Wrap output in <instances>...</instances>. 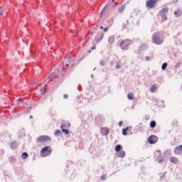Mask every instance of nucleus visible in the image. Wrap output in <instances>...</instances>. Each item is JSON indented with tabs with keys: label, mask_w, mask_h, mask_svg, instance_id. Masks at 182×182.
<instances>
[{
	"label": "nucleus",
	"mask_w": 182,
	"mask_h": 182,
	"mask_svg": "<svg viewBox=\"0 0 182 182\" xmlns=\"http://www.w3.org/2000/svg\"><path fill=\"white\" fill-rule=\"evenodd\" d=\"M150 127H151V129H154V127H156V122L155 121L151 122Z\"/></svg>",
	"instance_id": "6ab92c4d"
},
{
	"label": "nucleus",
	"mask_w": 182,
	"mask_h": 182,
	"mask_svg": "<svg viewBox=\"0 0 182 182\" xmlns=\"http://www.w3.org/2000/svg\"><path fill=\"white\" fill-rule=\"evenodd\" d=\"M100 64L101 66H106V63L105 62V60H101L100 62Z\"/></svg>",
	"instance_id": "c85d7f7f"
},
{
	"label": "nucleus",
	"mask_w": 182,
	"mask_h": 182,
	"mask_svg": "<svg viewBox=\"0 0 182 182\" xmlns=\"http://www.w3.org/2000/svg\"><path fill=\"white\" fill-rule=\"evenodd\" d=\"M129 130V127H127L126 129H122V134L124 136H126V134H127V131Z\"/></svg>",
	"instance_id": "aec40b11"
},
{
	"label": "nucleus",
	"mask_w": 182,
	"mask_h": 182,
	"mask_svg": "<svg viewBox=\"0 0 182 182\" xmlns=\"http://www.w3.org/2000/svg\"><path fill=\"white\" fill-rule=\"evenodd\" d=\"M91 49H92V50H95V49H96V46L92 47Z\"/></svg>",
	"instance_id": "e433bc0d"
},
{
	"label": "nucleus",
	"mask_w": 182,
	"mask_h": 182,
	"mask_svg": "<svg viewBox=\"0 0 182 182\" xmlns=\"http://www.w3.org/2000/svg\"><path fill=\"white\" fill-rule=\"evenodd\" d=\"M32 117H32V115H31V116L30 117V119H32Z\"/></svg>",
	"instance_id": "49530a36"
},
{
	"label": "nucleus",
	"mask_w": 182,
	"mask_h": 182,
	"mask_svg": "<svg viewBox=\"0 0 182 182\" xmlns=\"http://www.w3.org/2000/svg\"><path fill=\"white\" fill-rule=\"evenodd\" d=\"M125 156H126V152L124 151H121L117 154V157L123 158V157H125Z\"/></svg>",
	"instance_id": "9b49d317"
},
{
	"label": "nucleus",
	"mask_w": 182,
	"mask_h": 182,
	"mask_svg": "<svg viewBox=\"0 0 182 182\" xmlns=\"http://www.w3.org/2000/svg\"><path fill=\"white\" fill-rule=\"evenodd\" d=\"M117 69H120V65H116Z\"/></svg>",
	"instance_id": "58836bf2"
},
{
	"label": "nucleus",
	"mask_w": 182,
	"mask_h": 182,
	"mask_svg": "<svg viewBox=\"0 0 182 182\" xmlns=\"http://www.w3.org/2000/svg\"><path fill=\"white\" fill-rule=\"evenodd\" d=\"M177 68H180V63H177L175 65V68L177 69Z\"/></svg>",
	"instance_id": "7c9ffc66"
},
{
	"label": "nucleus",
	"mask_w": 182,
	"mask_h": 182,
	"mask_svg": "<svg viewBox=\"0 0 182 182\" xmlns=\"http://www.w3.org/2000/svg\"><path fill=\"white\" fill-rule=\"evenodd\" d=\"M63 97H64V99H68L69 97V96L68 95V94H65L63 95Z\"/></svg>",
	"instance_id": "72a5a7b5"
},
{
	"label": "nucleus",
	"mask_w": 182,
	"mask_h": 182,
	"mask_svg": "<svg viewBox=\"0 0 182 182\" xmlns=\"http://www.w3.org/2000/svg\"><path fill=\"white\" fill-rule=\"evenodd\" d=\"M124 8H126L125 5H122L121 6H119L118 9V12H119V13L123 12V11H124Z\"/></svg>",
	"instance_id": "dca6fc26"
},
{
	"label": "nucleus",
	"mask_w": 182,
	"mask_h": 182,
	"mask_svg": "<svg viewBox=\"0 0 182 182\" xmlns=\"http://www.w3.org/2000/svg\"><path fill=\"white\" fill-rule=\"evenodd\" d=\"M146 60L147 62H149L150 60V57H149V56L146 57Z\"/></svg>",
	"instance_id": "c9c22d12"
},
{
	"label": "nucleus",
	"mask_w": 182,
	"mask_h": 182,
	"mask_svg": "<svg viewBox=\"0 0 182 182\" xmlns=\"http://www.w3.org/2000/svg\"><path fill=\"white\" fill-rule=\"evenodd\" d=\"M50 77H48V79H50Z\"/></svg>",
	"instance_id": "8fccbe9b"
},
{
	"label": "nucleus",
	"mask_w": 182,
	"mask_h": 182,
	"mask_svg": "<svg viewBox=\"0 0 182 182\" xmlns=\"http://www.w3.org/2000/svg\"><path fill=\"white\" fill-rule=\"evenodd\" d=\"M174 14L176 16H181V11L180 10L175 11Z\"/></svg>",
	"instance_id": "412c9836"
},
{
	"label": "nucleus",
	"mask_w": 182,
	"mask_h": 182,
	"mask_svg": "<svg viewBox=\"0 0 182 182\" xmlns=\"http://www.w3.org/2000/svg\"><path fill=\"white\" fill-rule=\"evenodd\" d=\"M158 138L157 136L154 135H151L149 137L148 141L150 144H155V143H157Z\"/></svg>",
	"instance_id": "423d86ee"
},
{
	"label": "nucleus",
	"mask_w": 182,
	"mask_h": 182,
	"mask_svg": "<svg viewBox=\"0 0 182 182\" xmlns=\"http://www.w3.org/2000/svg\"><path fill=\"white\" fill-rule=\"evenodd\" d=\"M107 31H109V28L105 27V28H104V32H107Z\"/></svg>",
	"instance_id": "f704fd0d"
},
{
	"label": "nucleus",
	"mask_w": 182,
	"mask_h": 182,
	"mask_svg": "<svg viewBox=\"0 0 182 182\" xmlns=\"http://www.w3.org/2000/svg\"><path fill=\"white\" fill-rule=\"evenodd\" d=\"M17 147H18V142L13 141L11 145V149H12L13 150H15V149H16Z\"/></svg>",
	"instance_id": "f8f14e48"
},
{
	"label": "nucleus",
	"mask_w": 182,
	"mask_h": 182,
	"mask_svg": "<svg viewBox=\"0 0 182 182\" xmlns=\"http://www.w3.org/2000/svg\"><path fill=\"white\" fill-rule=\"evenodd\" d=\"M114 4H115V5H119V2H117V1L115 2Z\"/></svg>",
	"instance_id": "a19ab883"
},
{
	"label": "nucleus",
	"mask_w": 182,
	"mask_h": 182,
	"mask_svg": "<svg viewBox=\"0 0 182 182\" xmlns=\"http://www.w3.org/2000/svg\"><path fill=\"white\" fill-rule=\"evenodd\" d=\"M101 180H106V175L101 176Z\"/></svg>",
	"instance_id": "c756f323"
},
{
	"label": "nucleus",
	"mask_w": 182,
	"mask_h": 182,
	"mask_svg": "<svg viewBox=\"0 0 182 182\" xmlns=\"http://www.w3.org/2000/svg\"><path fill=\"white\" fill-rule=\"evenodd\" d=\"M52 153V148L50 146H45L41 151V156L42 157H48V156H50Z\"/></svg>",
	"instance_id": "f03ea898"
},
{
	"label": "nucleus",
	"mask_w": 182,
	"mask_h": 182,
	"mask_svg": "<svg viewBox=\"0 0 182 182\" xmlns=\"http://www.w3.org/2000/svg\"><path fill=\"white\" fill-rule=\"evenodd\" d=\"M62 132L63 133H65V134H69V130L68 129H63Z\"/></svg>",
	"instance_id": "cd10ccee"
},
{
	"label": "nucleus",
	"mask_w": 182,
	"mask_h": 182,
	"mask_svg": "<svg viewBox=\"0 0 182 182\" xmlns=\"http://www.w3.org/2000/svg\"><path fill=\"white\" fill-rule=\"evenodd\" d=\"M166 68H167V63H164L161 66V69L162 70H166Z\"/></svg>",
	"instance_id": "393cba45"
},
{
	"label": "nucleus",
	"mask_w": 182,
	"mask_h": 182,
	"mask_svg": "<svg viewBox=\"0 0 182 182\" xmlns=\"http://www.w3.org/2000/svg\"><path fill=\"white\" fill-rule=\"evenodd\" d=\"M63 127H66V126H65V125H61V126H60V129H63Z\"/></svg>",
	"instance_id": "4c0bfd02"
},
{
	"label": "nucleus",
	"mask_w": 182,
	"mask_h": 182,
	"mask_svg": "<svg viewBox=\"0 0 182 182\" xmlns=\"http://www.w3.org/2000/svg\"><path fill=\"white\" fill-rule=\"evenodd\" d=\"M62 132H60V129H57L55 130V133H54V136H60V134H61Z\"/></svg>",
	"instance_id": "4be33fe9"
},
{
	"label": "nucleus",
	"mask_w": 182,
	"mask_h": 182,
	"mask_svg": "<svg viewBox=\"0 0 182 182\" xmlns=\"http://www.w3.org/2000/svg\"><path fill=\"white\" fill-rule=\"evenodd\" d=\"M122 150V145L118 144L115 146V151H120Z\"/></svg>",
	"instance_id": "a211bd4d"
},
{
	"label": "nucleus",
	"mask_w": 182,
	"mask_h": 182,
	"mask_svg": "<svg viewBox=\"0 0 182 182\" xmlns=\"http://www.w3.org/2000/svg\"><path fill=\"white\" fill-rule=\"evenodd\" d=\"M108 42L109 43H114V36H110L109 38H108Z\"/></svg>",
	"instance_id": "f3484780"
},
{
	"label": "nucleus",
	"mask_w": 182,
	"mask_h": 182,
	"mask_svg": "<svg viewBox=\"0 0 182 182\" xmlns=\"http://www.w3.org/2000/svg\"><path fill=\"white\" fill-rule=\"evenodd\" d=\"M100 29H103V26H100Z\"/></svg>",
	"instance_id": "79ce46f5"
},
{
	"label": "nucleus",
	"mask_w": 182,
	"mask_h": 182,
	"mask_svg": "<svg viewBox=\"0 0 182 182\" xmlns=\"http://www.w3.org/2000/svg\"><path fill=\"white\" fill-rule=\"evenodd\" d=\"M2 16V12H0V16Z\"/></svg>",
	"instance_id": "37998d69"
},
{
	"label": "nucleus",
	"mask_w": 182,
	"mask_h": 182,
	"mask_svg": "<svg viewBox=\"0 0 182 182\" xmlns=\"http://www.w3.org/2000/svg\"><path fill=\"white\" fill-rule=\"evenodd\" d=\"M91 77H93V74L91 75Z\"/></svg>",
	"instance_id": "a18cd8bd"
},
{
	"label": "nucleus",
	"mask_w": 182,
	"mask_h": 182,
	"mask_svg": "<svg viewBox=\"0 0 182 182\" xmlns=\"http://www.w3.org/2000/svg\"><path fill=\"white\" fill-rule=\"evenodd\" d=\"M118 124H119V127H122L123 126V122L120 121Z\"/></svg>",
	"instance_id": "2f4dec72"
},
{
	"label": "nucleus",
	"mask_w": 182,
	"mask_h": 182,
	"mask_svg": "<svg viewBox=\"0 0 182 182\" xmlns=\"http://www.w3.org/2000/svg\"><path fill=\"white\" fill-rule=\"evenodd\" d=\"M110 5H112V1H109V3L105 6L104 9H106V8H110Z\"/></svg>",
	"instance_id": "bb28decb"
},
{
	"label": "nucleus",
	"mask_w": 182,
	"mask_h": 182,
	"mask_svg": "<svg viewBox=\"0 0 182 182\" xmlns=\"http://www.w3.org/2000/svg\"><path fill=\"white\" fill-rule=\"evenodd\" d=\"M109 133H110V129H109V128L104 127L101 129V134L102 136H107Z\"/></svg>",
	"instance_id": "6e6552de"
},
{
	"label": "nucleus",
	"mask_w": 182,
	"mask_h": 182,
	"mask_svg": "<svg viewBox=\"0 0 182 182\" xmlns=\"http://www.w3.org/2000/svg\"><path fill=\"white\" fill-rule=\"evenodd\" d=\"M171 161L173 164H177V163H178V159L177 158L173 156V157L171 158Z\"/></svg>",
	"instance_id": "2eb2a0df"
},
{
	"label": "nucleus",
	"mask_w": 182,
	"mask_h": 182,
	"mask_svg": "<svg viewBox=\"0 0 182 182\" xmlns=\"http://www.w3.org/2000/svg\"><path fill=\"white\" fill-rule=\"evenodd\" d=\"M152 42H154L155 45H162L164 41L160 38V33H154L152 35Z\"/></svg>",
	"instance_id": "f257e3e1"
},
{
	"label": "nucleus",
	"mask_w": 182,
	"mask_h": 182,
	"mask_svg": "<svg viewBox=\"0 0 182 182\" xmlns=\"http://www.w3.org/2000/svg\"><path fill=\"white\" fill-rule=\"evenodd\" d=\"M48 140H49L50 141L52 140V139H50V136L48 135L41 136L37 138V141H38V143H45V141H48Z\"/></svg>",
	"instance_id": "20e7f679"
},
{
	"label": "nucleus",
	"mask_w": 182,
	"mask_h": 182,
	"mask_svg": "<svg viewBox=\"0 0 182 182\" xmlns=\"http://www.w3.org/2000/svg\"><path fill=\"white\" fill-rule=\"evenodd\" d=\"M157 1L159 0H149L146 2V6H148V8H153V6H154L156 2H157Z\"/></svg>",
	"instance_id": "1a4fd4ad"
},
{
	"label": "nucleus",
	"mask_w": 182,
	"mask_h": 182,
	"mask_svg": "<svg viewBox=\"0 0 182 182\" xmlns=\"http://www.w3.org/2000/svg\"><path fill=\"white\" fill-rule=\"evenodd\" d=\"M161 12H162V15L165 16V21H167V17L164 14L168 12V7L164 8Z\"/></svg>",
	"instance_id": "9d476101"
},
{
	"label": "nucleus",
	"mask_w": 182,
	"mask_h": 182,
	"mask_svg": "<svg viewBox=\"0 0 182 182\" xmlns=\"http://www.w3.org/2000/svg\"><path fill=\"white\" fill-rule=\"evenodd\" d=\"M65 66H67V67L69 66V64H66Z\"/></svg>",
	"instance_id": "c03bdc74"
},
{
	"label": "nucleus",
	"mask_w": 182,
	"mask_h": 182,
	"mask_svg": "<svg viewBox=\"0 0 182 182\" xmlns=\"http://www.w3.org/2000/svg\"><path fill=\"white\" fill-rule=\"evenodd\" d=\"M127 97L129 100H133L134 99V94L132 92H129L127 95Z\"/></svg>",
	"instance_id": "ddd939ff"
},
{
	"label": "nucleus",
	"mask_w": 182,
	"mask_h": 182,
	"mask_svg": "<svg viewBox=\"0 0 182 182\" xmlns=\"http://www.w3.org/2000/svg\"><path fill=\"white\" fill-rule=\"evenodd\" d=\"M166 177V172L160 173V180H163Z\"/></svg>",
	"instance_id": "a878e982"
},
{
	"label": "nucleus",
	"mask_w": 182,
	"mask_h": 182,
	"mask_svg": "<svg viewBox=\"0 0 182 182\" xmlns=\"http://www.w3.org/2000/svg\"><path fill=\"white\" fill-rule=\"evenodd\" d=\"M91 35H93V32L91 33Z\"/></svg>",
	"instance_id": "de8ad7c7"
},
{
	"label": "nucleus",
	"mask_w": 182,
	"mask_h": 182,
	"mask_svg": "<svg viewBox=\"0 0 182 182\" xmlns=\"http://www.w3.org/2000/svg\"><path fill=\"white\" fill-rule=\"evenodd\" d=\"M112 2H114V0H112Z\"/></svg>",
	"instance_id": "3c124183"
},
{
	"label": "nucleus",
	"mask_w": 182,
	"mask_h": 182,
	"mask_svg": "<svg viewBox=\"0 0 182 182\" xmlns=\"http://www.w3.org/2000/svg\"><path fill=\"white\" fill-rule=\"evenodd\" d=\"M154 159L158 163H161L163 161V156L161 155V151H156L154 154Z\"/></svg>",
	"instance_id": "39448f33"
},
{
	"label": "nucleus",
	"mask_w": 182,
	"mask_h": 182,
	"mask_svg": "<svg viewBox=\"0 0 182 182\" xmlns=\"http://www.w3.org/2000/svg\"><path fill=\"white\" fill-rule=\"evenodd\" d=\"M46 92V90L45 88H43V89L41 90V93H42V95H43Z\"/></svg>",
	"instance_id": "473e14b6"
},
{
	"label": "nucleus",
	"mask_w": 182,
	"mask_h": 182,
	"mask_svg": "<svg viewBox=\"0 0 182 182\" xmlns=\"http://www.w3.org/2000/svg\"><path fill=\"white\" fill-rule=\"evenodd\" d=\"M94 70H96V68H94Z\"/></svg>",
	"instance_id": "09e8293b"
},
{
	"label": "nucleus",
	"mask_w": 182,
	"mask_h": 182,
	"mask_svg": "<svg viewBox=\"0 0 182 182\" xmlns=\"http://www.w3.org/2000/svg\"><path fill=\"white\" fill-rule=\"evenodd\" d=\"M156 90H157V86L156 85H153L150 88V92H151V93H154Z\"/></svg>",
	"instance_id": "4468645a"
},
{
	"label": "nucleus",
	"mask_w": 182,
	"mask_h": 182,
	"mask_svg": "<svg viewBox=\"0 0 182 182\" xmlns=\"http://www.w3.org/2000/svg\"><path fill=\"white\" fill-rule=\"evenodd\" d=\"M17 102H22V100L21 99H18Z\"/></svg>",
	"instance_id": "ea45409f"
},
{
	"label": "nucleus",
	"mask_w": 182,
	"mask_h": 182,
	"mask_svg": "<svg viewBox=\"0 0 182 182\" xmlns=\"http://www.w3.org/2000/svg\"><path fill=\"white\" fill-rule=\"evenodd\" d=\"M28 153H26V152H23V154H22V159H28Z\"/></svg>",
	"instance_id": "5701e85b"
},
{
	"label": "nucleus",
	"mask_w": 182,
	"mask_h": 182,
	"mask_svg": "<svg viewBox=\"0 0 182 182\" xmlns=\"http://www.w3.org/2000/svg\"><path fill=\"white\" fill-rule=\"evenodd\" d=\"M130 45H132V41L128 39H125L120 43L119 46L122 50H127Z\"/></svg>",
	"instance_id": "7ed1b4c3"
},
{
	"label": "nucleus",
	"mask_w": 182,
	"mask_h": 182,
	"mask_svg": "<svg viewBox=\"0 0 182 182\" xmlns=\"http://www.w3.org/2000/svg\"><path fill=\"white\" fill-rule=\"evenodd\" d=\"M16 160V159H15L14 156H11L9 158L10 163H15Z\"/></svg>",
	"instance_id": "b1692460"
},
{
	"label": "nucleus",
	"mask_w": 182,
	"mask_h": 182,
	"mask_svg": "<svg viewBox=\"0 0 182 182\" xmlns=\"http://www.w3.org/2000/svg\"><path fill=\"white\" fill-rule=\"evenodd\" d=\"M104 33L102 31H99L95 36L96 42H100L102 39H103Z\"/></svg>",
	"instance_id": "0eeeda50"
}]
</instances>
